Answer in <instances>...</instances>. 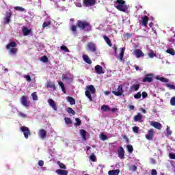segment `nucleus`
<instances>
[{"label":"nucleus","mask_w":175,"mask_h":175,"mask_svg":"<svg viewBox=\"0 0 175 175\" xmlns=\"http://www.w3.org/2000/svg\"><path fill=\"white\" fill-rule=\"evenodd\" d=\"M48 103L50 105L51 107H52V109H53V110H55V111H57V105H55V102L53 100V99L49 98L48 100Z\"/></svg>","instance_id":"f3484780"},{"label":"nucleus","mask_w":175,"mask_h":175,"mask_svg":"<svg viewBox=\"0 0 175 175\" xmlns=\"http://www.w3.org/2000/svg\"><path fill=\"white\" fill-rule=\"evenodd\" d=\"M80 135L82 136L83 140H87V131L85 130H80Z\"/></svg>","instance_id":"393cba45"},{"label":"nucleus","mask_w":175,"mask_h":175,"mask_svg":"<svg viewBox=\"0 0 175 175\" xmlns=\"http://www.w3.org/2000/svg\"><path fill=\"white\" fill-rule=\"evenodd\" d=\"M116 9L119 10V12H123V13H126V10H128V5H125V1L124 0H116L115 1Z\"/></svg>","instance_id":"f03ea898"},{"label":"nucleus","mask_w":175,"mask_h":175,"mask_svg":"<svg viewBox=\"0 0 175 175\" xmlns=\"http://www.w3.org/2000/svg\"><path fill=\"white\" fill-rule=\"evenodd\" d=\"M103 39L106 42L107 44L109 46V47H111L113 46V44H111V40H110V38L107 37V36H103Z\"/></svg>","instance_id":"b1692460"},{"label":"nucleus","mask_w":175,"mask_h":175,"mask_svg":"<svg viewBox=\"0 0 175 175\" xmlns=\"http://www.w3.org/2000/svg\"><path fill=\"white\" fill-rule=\"evenodd\" d=\"M60 49L62 51H65V53H69L70 51L68 47L65 45L61 46Z\"/></svg>","instance_id":"4c0bfd02"},{"label":"nucleus","mask_w":175,"mask_h":175,"mask_svg":"<svg viewBox=\"0 0 175 175\" xmlns=\"http://www.w3.org/2000/svg\"><path fill=\"white\" fill-rule=\"evenodd\" d=\"M57 165H59L60 169H66V165L63 163H61V161H58Z\"/></svg>","instance_id":"79ce46f5"},{"label":"nucleus","mask_w":175,"mask_h":175,"mask_svg":"<svg viewBox=\"0 0 175 175\" xmlns=\"http://www.w3.org/2000/svg\"><path fill=\"white\" fill-rule=\"evenodd\" d=\"M145 137L147 140H152L154 137V129H151L148 130V134L146 135Z\"/></svg>","instance_id":"f8f14e48"},{"label":"nucleus","mask_w":175,"mask_h":175,"mask_svg":"<svg viewBox=\"0 0 175 175\" xmlns=\"http://www.w3.org/2000/svg\"><path fill=\"white\" fill-rule=\"evenodd\" d=\"M5 24H9L10 23V18H4Z\"/></svg>","instance_id":"e2e57ef3"},{"label":"nucleus","mask_w":175,"mask_h":175,"mask_svg":"<svg viewBox=\"0 0 175 175\" xmlns=\"http://www.w3.org/2000/svg\"><path fill=\"white\" fill-rule=\"evenodd\" d=\"M130 170H131V172H136V170H137V167L135 165H133L130 167Z\"/></svg>","instance_id":"49530a36"},{"label":"nucleus","mask_w":175,"mask_h":175,"mask_svg":"<svg viewBox=\"0 0 175 175\" xmlns=\"http://www.w3.org/2000/svg\"><path fill=\"white\" fill-rule=\"evenodd\" d=\"M64 121L67 125H70V124H72V120H70V118H65Z\"/></svg>","instance_id":"a19ab883"},{"label":"nucleus","mask_w":175,"mask_h":175,"mask_svg":"<svg viewBox=\"0 0 175 175\" xmlns=\"http://www.w3.org/2000/svg\"><path fill=\"white\" fill-rule=\"evenodd\" d=\"M82 58L84 62H85L86 64H88L89 65H91V64H92V60H91V58H90L88 55H85V54L83 55Z\"/></svg>","instance_id":"dca6fc26"},{"label":"nucleus","mask_w":175,"mask_h":175,"mask_svg":"<svg viewBox=\"0 0 175 175\" xmlns=\"http://www.w3.org/2000/svg\"><path fill=\"white\" fill-rule=\"evenodd\" d=\"M118 155L120 159H124L125 158V150L122 146H120L118 150Z\"/></svg>","instance_id":"6e6552de"},{"label":"nucleus","mask_w":175,"mask_h":175,"mask_svg":"<svg viewBox=\"0 0 175 175\" xmlns=\"http://www.w3.org/2000/svg\"><path fill=\"white\" fill-rule=\"evenodd\" d=\"M166 53L170 54L171 55H175V51L173 49H168L166 50Z\"/></svg>","instance_id":"473e14b6"},{"label":"nucleus","mask_w":175,"mask_h":175,"mask_svg":"<svg viewBox=\"0 0 175 175\" xmlns=\"http://www.w3.org/2000/svg\"><path fill=\"white\" fill-rule=\"evenodd\" d=\"M58 84L61 87L62 91L64 92V94H66V90L65 89V85H64V83L62 81H59Z\"/></svg>","instance_id":"c756f323"},{"label":"nucleus","mask_w":175,"mask_h":175,"mask_svg":"<svg viewBox=\"0 0 175 175\" xmlns=\"http://www.w3.org/2000/svg\"><path fill=\"white\" fill-rule=\"evenodd\" d=\"M10 53L11 54H16L17 53V49L16 48H12L10 50Z\"/></svg>","instance_id":"8fccbe9b"},{"label":"nucleus","mask_w":175,"mask_h":175,"mask_svg":"<svg viewBox=\"0 0 175 175\" xmlns=\"http://www.w3.org/2000/svg\"><path fill=\"white\" fill-rule=\"evenodd\" d=\"M90 159L92 162H96V156H95V154L92 153L90 156Z\"/></svg>","instance_id":"72a5a7b5"},{"label":"nucleus","mask_w":175,"mask_h":175,"mask_svg":"<svg viewBox=\"0 0 175 175\" xmlns=\"http://www.w3.org/2000/svg\"><path fill=\"white\" fill-rule=\"evenodd\" d=\"M22 32H23L24 36H28V35L31 34V29H29L27 27H23L22 29Z\"/></svg>","instance_id":"4be33fe9"},{"label":"nucleus","mask_w":175,"mask_h":175,"mask_svg":"<svg viewBox=\"0 0 175 175\" xmlns=\"http://www.w3.org/2000/svg\"><path fill=\"white\" fill-rule=\"evenodd\" d=\"M154 80V75L152 74H148L145 75V77L143 79L144 83H152Z\"/></svg>","instance_id":"0eeeda50"},{"label":"nucleus","mask_w":175,"mask_h":175,"mask_svg":"<svg viewBox=\"0 0 175 175\" xmlns=\"http://www.w3.org/2000/svg\"><path fill=\"white\" fill-rule=\"evenodd\" d=\"M109 175H118L120 174V170H113L108 172Z\"/></svg>","instance_id":"bb28decb"},{"label":"nucleus","mask_w":175,"mask_h":175,"mask_svg":"<svg viewBox=\"0 0 175 175\" xmlns=\"http://www.w3.org/2000/svg\"><path fill=\"white\" fill-rule=\"evenodd\" d=\"M21 103L24 107H28L29 105H28V97L25 96H23L21 98Z\"/></svg>","instance_id":"9b49d317"},{"label":"nucleus","mask_w":175,"mask_h":175,"mask_svg":"<svg viewBox=\"0 0 175 175\" xmlns=\"http://www.w3.org/2000/svg\"><path fill=\"white\" fill-rule=\"evenodd\" d=\"M96 3V0H83V6L88 8V6H94Z\"/></svg>","instance_id":"423d86ee"},{"label":"nucleus","mask_w":175,"mask_h":175,"mask_svg":"<svg viewBox=\"0 0 175 175\" xmlns=\"http://www.w3.org/2000/svg\"><path fill=\"white\" fill-rule=\"evenodd\" d=\"M96 92V90H95V87L94 85H90L86 87V90L85 92V95L88 98L90 102H92V96L91 94H94Z\"/></svg>","instance_id":"7ed1b4c3"},{"label":"nucleus","mask_w":175,"mask_h":175,"mask_svg":"<svg viewBox=\"0 0 175 175\" xmlns=\"http://www.w3.org/2000/svg\"><path fill=\"white\" fill-rule=\"evenodd\" d=\"M15 10H18V12H24L25 10V8L20 6H16L14 7Z\"/></svg>","instance_id":"ea45409f"},{"label":"nucleus","mask_w":175,"mask_h":175,"mask_svg":"<svg viewBox=\"0 0 175 175\" xmlns=\"http://www.w3.org/2000/svg\"><path fill=\"white\" fill-rule=\"evenodd\" d=\"M43 165H44V161H43L42 160H40L38 161V165L42 167V166H43Z\"/></svg>","instance_id":"338daca9"},{"label":"nucleus","mask_w":175,"mask_h":175,"mask_svg":"<svg viewBox=\"0 0 175 175\" xmlns=\"http://www.w3.org/2000/svg\"><path fill=\"white\" fill-rule=\"evenodd\" d=\"M21 132L23 133V135L26 139H28L29 136H31V131L29 129L25 126H23L20 128Z\"/></svg>","instance_id":"20e7f679"},{"label":"nucleus","mask_w":175,"mask_h":175,"mask_svg":"<svg viewBox=\"0 0 175 175\" xmlns=\"http://www.w3.org/2000/svg\"><path fill=\"white\" fill-rule=\"evenodd\" d=\"M125 53V48H120V59L122 61L124 59V53Z\"/></svg>","instance_id":"c85d7f7f"},{"label":"nucleus","mask_w":175,"mask_h":175,"mask_svg":"<svg viewBox=\"0 0 175 175\" xmlns=\"http://www.w3.org/2000/svg\"><path fill=\"white\" fill-rule=\"evenodd\" d=\"M31 96L33 98V100H38V94H36V92L32 93Z\"/></svg>","instance_id":"a18cd8bd"},{"label":"nucleus","mask_w":175,"mask_h":175,"mask_svg":"<svg viewBox=\"0 0 175 175\" xmlns=\"http://www.w3.org/2000/svg\"><path fill=\"white\" fill-rule=\"evenodd\" d=\"M151 174L152 175H157V174H158V172H157V170H155V169L152 170Z\"/></svg>","instance_id":"69168bd1"},{"label":"nucleus","mask_w":175,"mask_h":175,"mask_svg":"<svg viewBox=\"0 0 175 175\" xmlns=\"http://www.w3.org/2000/svg\"><path fill=\"white\" fill-rule=\"evenodd\" d=\"M170 105L171 106H175V96L170 99Z\"/></svg>","instance_id":"09e8293b"},{"label":"nucleus","mask_w":175,"mask_h":175,"mask_svg":"<svg viewBox=\"0 0 175 175\" xmlns=\"http://www.w3.org/2000/svg\"><path fill=\"white\" fill-rule=\"evenodd\" d=\"M150 125L151 126H153L156 129H159V130L162 129V124H161V123L158 122H151Z\"/></svg>","instance_id":"2eb2a0df"},{"label":"nucleus","mask_w":175,"mask_h":175,"mask_svg":"<svg viewBox=\"0 0 175 175\" xmlns=\"http://www.w3.org/2000/svg\"><path fill=\"white\" fill-rule=\"evenodd\" d=\"M24 78L26 79L27 81H31V76L29 75H25Z\"/></svg>","instance_id":"0e129e2a"},{"label":"nucleus","mask_w":175,"mask_h":175,"mask_svg":"<svg viewBox=\"0 0 175 175\" xmlns=\"http://www.w3.org/2000/svg\"><path fill=\"white\" fill-rule=\"evenodd\" d=\"M87 48L91 53H96V44L94 42H89L87 44Z\"/></svg>","instance_id":"39448f33"},{"label":"nucleus","mask_w":175,"mask_h":175,"mask_svg":"<svg viewBox=\"0 0 175 175\" xmlns=\"http://www.w3.org/2000/svg\"><path fill=\"white\" fill-rule=\"evenodd\" d=\"M62 80H67L69 81L70 80V79L69 77H68V75L66 74H63L62 75Z\"/></svg>","instance_id":"3c124183"},{"label":"nucleus","mask_w":175,"mask_h":175,"mask_svg":"<svg viewBox=\"0 0 175 175\" xmlns=\"http://www.w3.org/2000/svg\"><path fill=\"white\" fill-rule=\"evenodd\" d=\"M94 70L97 75H102L105 73V72H103V68H102V66L100 65H96L94 67Z\"/></svg>","instance_id":"4468645a"},{"label":"nucleus","mask_w":175,"mask_h":175,"mask_svg":"<svg viewBox=\"0 0 175 175\" xmlns=\"http://www.w3.org/2000/svg\"><path fill=\"white\" fill-rule=\"evenodd\" d=\"M41 61L42 62H44V64L49 62V58L47 57V56H43L41 57Z\"/></svg>","instance_id":"37998d69"},{"label":"nucleus","mask_w":175,"mask_h":175,"mask_svg":"<svg viewBox=\"0 0 175 175\" xmlns=\"http://www.w3.org/2000/svg\"><path fill=\"white\" fill-rule=\"evenodd\" d=\"M77 27H78V28L82 31H85V32H90V31L92 29L91 24L85 21H78L77 23Z\"/></svg>","instance_id":"f257e3e1"},{"label":"nucleus","mask_w":175,"mask_h":175,"mask_svg":"<svg viewBox=\"0 0 175 175\" xmlns=\"http://www.w3.org/2000/svg\"><path fill=\"white\" fill-rule=\"evenodd\" d=\"M165 87L169 88V90H175V86L173 84L167 83V84H165Z\"/></svg>","instance_id":"58836bf2"},{"label":"nucleus","mask_w":175,"mask_h":175,"mask_svg":"<svg viewBox=\"0 0 175 175\" xmlns=\"http://www.w3.org/2000/svg\"><path fill=\"white\" fill-rule=\"evenodd\" d=\"M122 92H124V90H122V85H119L118 88V92L112 91V94L113 95H116V96H121L122 95Z\"/></svg>","instance_id":"ddd939ff"},{"label":"nucleus","mask_w":175,"mask_h":175,"mask_svg":"<svg viewBox=\"0 0 175 175\" xmlns=\"http://www.w3.org/2000/svg\"><path fill=\"white\" fill-rule=\"evenodd\" d=\"M100 139H101V140H103V142H105V140H107V135H106L102 133V134L100 135Z\"/></svg>","instance_id":"de8ad7c7"},{"label":"nucleus","mask_w":175,"mask_h":175,"mask_svg":"<svg viewBox=\"0 0 175 175\" xmlns=\"http://www.w3.org/2000/svg\"><path fill=\"white\" fill-rule=\"evenodd\" d=\"M51 23L50 22H44L43 24H42V27L44 28H46V27H49V25H50Z\"/></svg>","instance_id":"052dcab7"},{"label":"nucleus","mask_w":175,"mask_h":175,"mask_svg":"<svg viewBox=\"0 0 175 175\" xmlns=\"http://www.w3.org/2000/svg\"><path fill=\"white\" fill-rule=\"evenodd\" d=\"M38 136L42 139V140H44L46 137H47V131L44 129H40L38 133Z\"/></svg>","instance_id":"9d476101"},{"label":"nucleus","mask_w":175,"mask_h":175,"mask_svg":"<svg viewBox=\"0 0 175 175\" xmlns=\"http://www.w3.org/2000/svg\"><path fill=\"white\" fill-rule=\"evenodd\" d=\"M67 100H68V102H69L70 105H76V100H75V98H73V97L68 96Z\"/></svg>","instance_id":"a878e982"},{"label":"nucleus","mask_w":175,"mask_h":175,"mask_svg":"<svg viewBox=\"0 0 175 175\" xmlns=\"http://www.w3.org/2000/svg\"><path fill=\"white\" fill-rule=\"evenodd\" d=\"M11 47H12V49H14V47H17V44H16V42H11L6 45L7 50L10 49Z\"/></svg>","instance_id":"5701e85b"},{"label":"nucleus","mask_w":175,"mask_h":175,"mask_svg":"<svg viewBox=\"0 0 175 175\" xmlns=\"http://www.w3.org/2000/svg\"><path fill=\"white\" fill-rule=\"evenodd\" d=\"M122 137L126 140V143H129V138L126 135H122Z\"/></svg>","instance_id":"680f3d73"},{"label":"nucleus","mask_w":175,"mask_h":175,"mask_svg":"<svg viewBox=\"0 0 175 175\" xmlns=\"http://www.w3.org/2000/svg\"><path fill=\"white\" fill-rule=\"evenodd\" d=\"M169 157L170 159H175V153H170Z\"/></svg>","instance_id":"bf43d9fd"},{"label":"nucleus","mask_w":175,"mask_h":175,"mask_svg":"<svg viewBox=\"0 0 175 175\" xmlns=\"http://www.w3.org/2000/svg\"><path fill=\"white\" fill-rule=\"evenodd\" d=\"M46 87L47 88H52V90H53L54 91L57 90V87H55V84H54V83L51 81H48L46 83Z\"/></svg>","instance_id":"412c9836"},{"label":"nucleus","mask_w":175,"mask_h":175,"mask_svg":"<svg viewBox=\"0 0 175 175\" xmlns=\"http://www.w3.org/2000/svg\"><path fill=\"white\" fill-rule=\"evenodd\" d=\"M71 30L72 31V32H77V26L72 25L71 27Z\"/></svg>","instance_id":"13d9d810"},{"label":"nucleus","mask_w":175,"mask_h":175,"mask_svg":"<svg viewBox=\"0 0 175 175\" xmlns=\"http://www.w3.org/2000/svg\"><path fill=\"white\" fill-rule=\"evenodd\" d=\"M148 55L150 58H154V57H157V53H154V51L150 50V53H148Z\"/></svg>","instance_id":"c9c22d12"},{"label":"nucleus","mask_w":175,"mask_h":175,"mask_svg":"<svg viewBox=\"0 0 175 175\" xmlns=\"http://www.w3.org/2000/svg\"><path fill=\"white\" fill-rule=\"evenodd\" d=\"M135 99H140L142 98V94L140 92H138L137 94L134 95Z\"/></svg>","instance_id":"603ef678"},{"label":"nucleus","mask_w":175,"mask_h":175,"mask_svg":"<svg viewBox=\"0 0 175 175\" xmlns=\"http://www.w3.org/2000/svg\"><path fill=\"white\" fill-rule=\"evenodd\" d=\"M56 173L58 175H68L69 172L68 170L58 169L56 170Z\"/></svg>","instance_id":"6ab92c4d"},{"label":"nucleus","mask_w":175,"mask_h":175,"mask_svg":"<svg viewBox=\"0 0 175 175\" xmlns=\"http://www.w3.org/2000/svg\"><path fill=\"white\" fill-rule=\"evenodd\" d=\"M142 24L144 27H147V24H148V16L145 15L142 17Z\"/></svg>","instance_id":"a211bd4d"},{"label":"nucleus","mask_w":175,"mask_h":175,"mask_svg":"<svg viewBox=\"0 0 175 175\" xmlns=\"http://www.w3.org/2000/svg\"><path fill=\"white\" fill-rule=\"evenodd\" d=\"M143 119V116H142V113H138L137 115L134 116V121L135 122H140Z\"/></svg>","instance_id":"aec40b11"},{"label":"nucleus","mask_w":175,"mask_h":175,"mask_svg":"<svg viewBox=\"0 0 175 175\" xmlns=\"http://www.w3.org/2000/svg\"><path fill=\"white\" fill-rule=\"evenodd\" d=\"M76 123H75V126H80L81 125V120L79 118H75Z\"/></svg>","instance_id":"2f4dec72"},{"label":"nucleus","mask_w":175,"mask_h":175,"mask_svg":"<svg viewBox=\"0 0 175 175\" xmlns=\"http://www.w3.org/2000/svg\"><path fill=\"white\" fill-rule=\"evenodd\" d=\"M126 148L129 154H132V152H133V146L132 145H127Z\"/></svg>","instance_id":"7c9ffc66"},{"label":"nucleus","mask_w":175,"mask_h":175,"mask_svg":"<svg viewBox=\"0 0 175 175\" xmlns=\"http://www.w3.org/2000/svg\"><path fill=\"white\" fill-rule=\"evenodd\" d=\"M147 96H148V94H147V92H142V97L143 98H147Z\"/></svg>","instance_id":"774afa93"},{"label":"nucleus","mask_w":175,"mask_h":175,"mask_svg":"<svg viewBox=\"0 0 175 175\" xmlns=\"http://www.w3.org/2000/svg\"><path fill=\"white\" fill-rule=\"evenodd\" d=\"M133 54L137 58H141L142 57H144V53H143V51L140 49L134 50Z\"/></svg>","instance_id":"1a4fd4ad"},{"label":"nucleus","mask_w":175,"mask_h":175,"mask_svg":"<svg viewBox=\"0 0 175 175\" xmlns=\"http://www.w3.org/2000/svg\"><path fill=\"white\" fill-rule=\"evenodd\" d=\"M67 112L68 113V114H72V116H75L76 112L75 111V110H73V109L68 107L67 109Z\"/></svg>","instance_id":"f704fd0d"},{"label":"nucleus","mask_w":175,"mask_h":175,"mask_svg":"<svg viewBox=\"0 0 175 175\" xmlns=\"http://www.w3.org/2000/svg\"><path fill=\"white\" fill-rule=\"evenodd\" d=\"M133 131L135 133H139V127L136 126L133 127Z\"/></svg>","instance_id":"4d7b16f0"},{"label":"nucleus","mask_w":175,"mask_h":175,"mask_svg":"<svg viewBox=\"0 0 175 175\" xmlns=\"http://www.w3.org/2000/svg\"><path fill=\"white\" fill-rule=\"evenodd\" d=\"M155 79L156 80H159L162 83H169V79L165 77H156Z\"/></svg>","instance_id":"cd10ccee"},{"label":"nucleus","mask_w":175,"mask_h":175,"mask_svg":"<svg viewBox=\"0 0 175 175\" xmlns=\"http://www.w3.org/2000/svg\"><path fill=\"white\" fill-rule=\"evenodd\" d=\"M5 18H12V12H6V13H5Z\"/></svg>","instance_id":"864d4df0"},{"label":"nucleus","mask_w":175,"mask_h":175,"mask_svg":"<svg viewBox=\"0 0 175 175\" xmlns=\"http://www.w3.org/2000/svg\"><path fill=\"white\" fill-rule=\"evenodd\" d=\"M101 110H103V111H108V110H110V107L106 105H103L101 107Z\"/></svg>","instance_id":"e433bc0d"},{"label":"nucleus","mask_w":175,"mask_h":175,"mask_svg":"<svg viewBox=\"0 0 175 175\" xmlns=\"http://www.w3.org/2000/svg\"><path fill=\"white\" fill-rule=\"evenodd\" d=\"M139 88H140V84L133 85V89L134 91H139Z\"/></svg>","instance_id":"c03bdc74"},{"label":"nucleus","mask_w":175,"mask_h":175,"mask_svg":"<svg viewBox=\"0 0 175 175\" xmlns=\"http://www.w3.org/2000/svg\"><path fill=\"white\" fill-rule=\"evenodd\" d=\"M166 132H167V135H172V133H173L172 130H170V127H169V126H167Z\"/></svg>","instance_id":"6e6d98bb"},{"label":"nucleus","mask_w":175,"mask_h":175,"mask_svg":"<svg viewBox=\"0 0 175 175\" xmlns=\"http://www.w3.org/2000/svg\"><path fill=\"white\" fill-rule=\"evenodd\" d=\"M18 114L19 117H21L22 118H27V115L23 112H19Z\"/></svg>","instance_id":"5fc2aeb1"}]
</instances>
